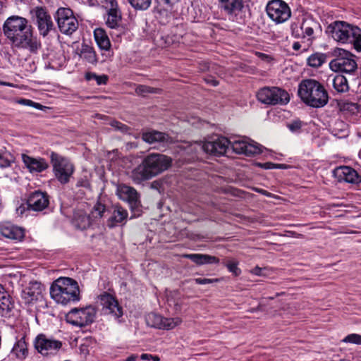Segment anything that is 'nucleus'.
Instances as JSON below:
<instances>
[{
  "label": "nucleus",
  "instance_id": "f257e3e1",
  "mask_svg": "<svg viewBox=\"0 0 361 361\" xmlns=\"http://www.w3.org/2000/svg\"><path fill=\"white\" fill-rule=\"evenodd\" d=\"M3 32L16 48L37 53L41 47L39 40L33 35L32 26L25 18L18 16L8 18L3 25Z\"/></svg>",
  "mask_w": 361,
  "mask_h": 361
},
{
  "label": "nucleus",
  "instance_id": "f03ea898",
  "mask_svg": "<svg viewBox=\"0 0 361 361\" xmlns=\"http://www.w3.org/2000/svg\"><path fill=\"white\" fill-rule=\"evenodd\" d=\"M172 161L171 157L165 154L150 153L142 159L140 164L129 171L128 176L133 183L142 184L168 170Z\"/></svg>",
  "mask_w": 361,
  "mask_h": 361
},
{
  "label": "nucleus",
  "instance_id": "7ed1b4c3",
  "mask_svg": "<svg viewBox=\"0 0 361 361\" xmlns=\"http://www.w3.org/2000/svg\"><path fill=\"white\" fill-rule=\"evenodd\" d=\"M298 95L304 103L314 108L325 106L329 99L324 86L314 79H305L300 82Z\"/></svg>",
  "mask_w": 361,
  "mask_h": 361
},
{
  "label": "nucleus",
  "instance_id": "20e7f679",
  "mask_svg": "<svg viewBox=\"0 0 361 361\" xmlns=\"http://www.w3.org/2000/svg\"><path fill=\"white\" fill-rule=\"evenodd\" d=\"M50 295L57 303L66 305L80 300V289L75 280L68 277L59 278L51 284Z\"/></svg>",
  "mask_w": 361,
  "mask_h": 361
},
{
  "label": "nucleus",
  "instance_id": "39448f33",
  "mask_svg": "<svg viewBox=\"0 0 361 361\" xmlns=\"http://www.w3.org/2000/svg\"><path fill=\"white\" fill-rule=\"evenodd\" d=\"M326 32L338 42L353 44L354 48L361 51V29L358 27L335 21L327 27Z\"/></svg>",
  "mask_w": 361,
  "mask_h": 361
},
{
  "label": "nucleus",
  "instance_id": "423d86ee",
  "mask_svg": "<svg viewBox=\"0 0 361 361\" xmlns=\"http://www.w3.org/2000/svg\"><path fill=\"white\" fill-rule=\"evenodd\" d=\"M259 102L267 105H286L290 101V95L279 87H264L257 92Z\"/></svg>",
  "mask_w": 361,
  "mask_h": 361
},
{
  "label": "nucleus",
  "instance_id": "0eeeda50",
  "mask_svg": "<svg viewBox=\"0 0 361 361\" xmlns=\"http://www.w3.org/2000/svg\"><path fill=\"white\" fill-rule=\"evenodd\" d=\"M50 159L57 180L62 184L68 183L74 172L73 164L68 159L54 152L51 153Z\"/></svg>",
  "mask_w": 361,
  "mask_h": 361
},
{
  "label": "nucleus",
  "instance_id": "6e6552de",
  "mask_svg": "<svg viewBox=\"0 0 361 361\" xmlns=\"http://www.w3.org/2000/svg\"><path fill=\"white\" fill-rule=\"evenodd\" d=\"M336 58L329 63L330 68L335 72L353 73L357 68V63L353 55L343 49L334 51Z\"/></svg>",
  "mask_w": 361,
  "mask_h": 361
},
{
  "label": "nucleus",
  "instance_id": "1a4fd4ad",
  "mask_svg": "<svg viewBox=\"0 0 361 361\" xmlns=\"http://www.w3.org/2000/svg\"><path fill=\"white\" fill-rule=\"evenodd\" d=\"M55 18L61 32L71 35L78 28V21L73 12L68 8H59L56 12Z\"/></svg>",
  "mask_w": 361,
  "mask_h": 361
},
{
  "label": "nucleus",
  "instance_id": "9d476101",
  "mask_svg": "<svg viewBox=\"0 0 361 361\" xmlns=\"http://www.w3.org/2000/svg\"><path fill=\"white\" fill-rule=\"evenodd\" d=\"M33 345L35 349L43 357H51L58 353L63 344L60 341L40 334L35 337Z\"/></svg>",
  "mask_w": 361,
  "mask_h": 361
},
{
  "label": "nucleus",
  "instance_id": "9b49d317",
  "mask_svg": "<svg viewBox=\"0 0 361 361\" xmlns=\"http://www.w3.org/2000/svg\"><path fill=\"white\" fill-rule=\"evenodd\" d=\"M96 310L92 306L84 308H74L66 314V321L77 326H85L94 320Z\"/></svg>",
  "mask_w": 361,
  "mask_h": 361
},
{
  "label": "nucleus",
  "instance_id": "f8f14e48",
  "mask_svg": "<svg viewBox=\"0 0 361 361\" xmlns=\"http://www.w3.org/2000/svg\"><path fill=\"white\" fill-rule=\"evenodd\" d=\"M266 11L268 16L276 23L288 20L291 11L288 5L283 0H271L268 2Z\"/></svg>",
  "mask_w": 361,
  "mask_h": 361
},
{
  "label": "nucleus",
  "instance_id": "ddd939ff",
  "mask_svg": "<svg viewBox=\"0 0 361 361\" xmlns=\"http://www.w3.org/2000/svg\"><path fill=\"white\" fill-rule=\"evenodd\" d=\"M106 212L105 206L97 203L92 208L91 213L87 214L82 212H78L74 214V224L80 229L88 228L93 221L101 219Z\"/></svg>",
  "mask_w": 361,
  "mask_h": 361
},
{
  "label": "nucleus",
  "instance_id": "4468645a",
  "mask_svg": "<svg viewBox=\"0 0 361 361\" xmlns=\"http://www.w3.org/2000/svg\"><path fill=\"white\" fill-rule=\"evenodd\" d=\"M219 8L230 20L239 22L243 19L244 0H218Z\"/></svg>",
  "mask_w": 361,
  "mask_h": 361
},
{
  "label": "nucleus",
  "instance_id": "2eb2a0df",
  "mask_svg": "<svg viewBox=\"0 0 361 361\" xmlns=\"http://www.w3.org/2000/svg\"><path fill=\"white\" fill-rule=\"evenodd\" d=\"M32 18L37 26L39 34L46 37L54 29L51 17L42 7H36L30 11Z\"/></svg>",
  "mask_w": 361,
  "mask_h": 361
},
{
  "label": "nucleus",
  "instance_id": "dca6fc26",
  "mask_svg": "<svg viewBox=\"0 0 361 361\" xmlns=\"http://www.w3.org/2000/svg\"><path fill=\"white\" fill-rule=\"evenodd\" d=\"M230 147L234 152L245 156H254L262 152L261 146L245 137L230 140Z\"/></svg>",
  "mask_w": 361,
  "mask_h": 361
},
{
  "label": "nucleus",
  "instance_id": "f3484780",
  "mask_svg": "<svg viewBox=\"0 0 361 361\" xmlns=\"http://www.w3.org/2000/svg\"><path fill=\"white\" fill-rule=\"evenodd\" d=\"M230 147V140L221 137L214 141L206 142L202 145L203 150L209 154L220 156L224 154Z\"/></svg>",
  "mask_w": 361,
  "mask_h": 361
},
{
  "label": "nucleus",
  "instance_id": "a211bd4d",
  "mask_svg": "<svg viewBox=\"0 0 361 361\" xmlns=\"http://www.w3.org/2000/svg\"><path fill=\"white\" fill-rule=\"evenodd\" d=\"M99 300L104 314H112L116 318H119L122 316V308L111 295L108 293L103 294L100 296Z\"/></svg>",
  "mask_w": 361,
  "mask_h": 361
},
{
  "label": "nucleus",
  "instance_id": "6ab92c4d",
  "mask_svg": "<svg viewBox=\"0 0 361 361\" xmlns=\"http://www.w3.org/2000/svg\"><path fill=\"white\" fill-rule=\"evenodd\" d=\"M116 193L121 200L128 202L132 208L139 206L140 195L134 188L121 184L117 188Z\"/></svg>",
  "mask_w": 361,
  "mask_h": 361
},
{
  "label": "nucleus",
  "instance_id": "aec40b11",
  "mask_svg": "<svg viewBox=\"0 0 361 361\" xmlns=\"http://www.w3.org/2000/svg\"><path fill=\"white\" fill-rule=\"evenodd\" d=\"M27 207L35 212H41L49 205V196L39 190L32 192L27 198Z\"/></svg>",
  "mask_w": 361,
  "mask_h": 361
},
{
  "label": "nucleus",
  "instance_id": "412c9836",
  "mask_svg": "<svg viewBox=\"0 0 361 361\" xmlns=\"http://www.w3.org/2000/svg\"><path fill=\"white\" fill-rule=\"evenodd\" d=\"M44 287L41 283L32 281H30L22 291V298L27 304L37 301L42 296Z\"/></svg>",
  "mask_w": 361,
  "mask_h": 361
},
{
  "label": "nucleus",
  "instance_id": "4be33fe9",
  "mask_svg": "<svg viewBox=\"0 0 361 361\" xmlns=\"http://www.w3.org/2000/svg\"><path fill=\"white\" fill-rule=\"evenodd\" d=\"M334 175L339 182L357 184L361 181L357 171L350 166H343L334 170Z\"/></svg>",
  "mask_w": 361,
  "mask_h": 361
},
{
  "label": "nucleus",
  "instance_id": "5701e85b",
  "mask_svg": "<svg viewBox=\"0 0 361 361\" xmlns=\"http://www.w3.org/2000/svg\"><path fill=\"white\" fill-rule=\"evenodd\" d=\"M141 137L144 142L149 145H167L172 142V138L169 134L155 130L143 132Z\"/></svg>",
  "mask_w": 361,
  "mask_h": 361
},
{
  "label": "nucleus",
  "instance_id": "b1692460",
  "mask_svg": "<svg viewBox=\"0 0 361 361\" xmlns=\"http://www.w3.org/2000/svg\"><path fill=\"white\" fill-rule=\"evenodd\" d=\"M22 159L31 173H39L49 167L48 163L43 158H34L26 154H22Z\"/></svg>",
  "mask_w": 361,
  "mask_h": 361
},
{
  "label": "nucleus",
  "instance_id": "393cba45",
  "mask_svg": "<svg viewBox=\"0 0 361 361\" xmlns=\"http://www.w3.org/2000/svg\"><path fill=\"white\" fill-rule=\"evenodd\" d=\"M315 26V22L311 20H306L302 23L300 30L297 26L294 27V25H292V32L295 37L302 36V37H308L309 39H311L312 38L314 27Z\"/></svg>",
  "mask_w": 361,
  "mask_h": 361
},
{
  "label": "nucleus",
  "instance_id": "a878e982",
  "mask_svg": "<svg viewBox=\"0 0 361 361\" xmlns=\"http://www.w3.org/2000/svg\"><path fill=\"white\" fill-rule=\"evenodd\" d=\"M1 235L14 240H22L24 238V230L14 225L2 226L0 228Z\"/></svg>",
  "mask_w": 361,
  "mask_h": 361
},
{
  "label": "nucleus",
  "instance_id": "bb28decb",
  "mask_svg": "<svg viewBox=\"0 0 361 361\" xmlns=\"http://www.w3.org/2000/svg\"><path fill=\"white\" fill-rule=\"evenodd\" d=\"M183 257L190 259L197 265L218 264L219 262V259L215 256L206 254H185Z\"/></svg>",
  "mask_w": 361,
  "mask_h": 361
},
{
  "label": "nucleus",
  "instance_id": "cd10ccee",
  "mask_svg": "<svg viewBox=\"0 0 361 361\" xmlns=\"http://www.w3.org/2000/svg\"><path fill=\"white\" fill-rule=\"evenodd\" d=\"M127 216L128 212L126 209L119 206L114 207L111 216L108 220V226L111 228L115 226L117 224L124 221Z\"/></svg>",
  "mask_w": 361,
  "mask_h": 361
},
{
  "label": "nucleus",
  "instance_id": "c85d7f7f",
  "mask_svg": "<svg viewBox=\"0 0 361 361\" xmlns=\"http://www.w3.org/2000/svg\"><path fill=\"white\" fill-rule=\"evenodd\" d=\"M94 37L98 47L107 51L111 47V42L106 32L102 28H97L94 31Z\"/></svg>",
  "mask_w": 361,
  "mask_h": 361
},
{
  "label": "nucleus",
  "instance_id": "c756f323",
  "mask_svg": "<svg viewBox=\"0 0 361 361\" xmlns=\"http://www.w3.org/2000/svg\"><path fill=\"white\" fill-rule=\"evenodd\" d=\"M80 57L92 64L96 63L97 61V55L94 49L87 44H84L82 45Z\"/></svg>",
  "mask_w": 361,
  "mask_h": 361
},
{
  "label": "nucleus",
  "instance_id": "7c9ffc66",
  "mask_svg": "<svg viewBox=\"0 0 361 361\" xmlns=\"http://www.w3.org/2000/svg\"><path fill=\"white\" fill-rule=\"evenodd\" d=\"M332 133L339 138L348 136V125L342 121H336L332 127Z\"/></svg>",
  "mask_w": 361,
  "mask_h": 361
},
{
  "label": "nucleus",
  "instance_id": "2f4dec72",
  "mask_svg": "<svg viewBox=\"0 0 361 361\" xmlns=\"http://www.w3.org/2000/svg\"><path fill=\"white\" fill-rule=\"evenodd\" d=\"M13 351L20 359H25L27 357L28 354V350L24 338H22L17 341V343L13 346Z\"/></svg>",
  "mask_w": 361,
  "mask_h": 361
},
{
  "label": "nucleus",
  "instance_id": "473e14b6",
  "mask_svg": "<svg viewBox=\"0 0 361 361\" xmlns=\"http://www.w3.org/2000/svg\"><path fill=\"white\" fill-rule=\"evenodd\" d=\"M13 307L10 298L4 293H0V315H6Z\"/></svg>",
  "mask_w": 361,
  "mask_h": 361
},
{
  "label": "nucleus",
  "instance_id": "72a5a7b5",
  "mask_svg": "<svg viewBox=\"0 0 361 361\" xmlns=\"http://www.w3.org/2000/svg\"><path fill=\"white\" fill-rule=\"evenodd\" d=\"M333 86L339 92H344L348 90L347 79L341 75L335 76L333 79Z\"/></svg>",
  "mask_w": 361,
  "mask_h": 361
},
{
  "label": "nucleus",
  "instance_id": "f704fd0d",
  "mask_svg": "<svg viewBox=\"0 0 361 361\" xmlns=\"http://www.w3.org/2000/svg\"><path fill=\"white\" fill-rule=\"evenodd\" d=\"M340 109L342 111L348 112L351 114H356L361 111V106L357 103L349 101H344L339 103Z\"/></svg>",
  "mask_w": 361,
  "mask_h": 361
},
{
  "label": "nucleus",
  "instance_id": "c9c22d12",
  "mask_svg": "<svg viewBox=\"0 0 361 361\" xmlns=\"http://www.w3.org/2000/svg\"><path fill=\"white\" fill-rule=\"evenodd\" d=\"M326 61V56L324 54L315 53L307 59V64L313 68L320 67Z\"/></svg>",
  "mask_w": 361,
  "mask_h": 361
},
{
  "label": "nucleus",
  "instance_id": "e433bc0d",
  "mask_svg": "<svg viewBox=\"0 0 361 361\" xmlns=\"http://www.w3.org/2000/svg\"><path fill=\"white\" fill-rule=\"evenodd\" d=\"M137 94L145 97L148 94H158L161 92V90L144 85H138L135 88Z\"/></svg>",
  "mask_w": 361,
  "mask_h": 361
},
{
  "label": "nucleus",
  "instance_id": "4c0bfd02",
  "mask_svg": "<svg viewBox=\"0 0 361 361\" xmlns=\"http://www.w3.org/2000/svg\"><path fill=\"white\" fill-rule=\"evenodd\" d=\"M164 317H161V315L154 313H150L147 317V322L148 325H150L153 327L163 329L162 323L164 322Z\"/></svg>",
  "mask_w": 361,
  "mask_h": 361
},
{
  "label": "nucleus",
  "instance_id": "58836bf2",
  "mask_svg": "<svg viewBox=\"0 0 361 361\" xmlns=\"http://www.w3.org/2000/svg\"><path fill=\"white\" fill-rule=\"evenodd\" d=\"M182 319L180 317L166 318L164 317L162 323L163 329H173L176 326L180 324Z\"/></svg>",
  "mask_w": 361,
  "mask_h": 361
},
{
  "label": "nucleus",
  "instance_id": "ea45409f",
  "mask_svg": "<svg viewBox=\"0 0 361 361\" xmlns=\"http://www.w3.org/2000/svg\"><path fill=\"white\" fill-rule=\"evenodd\" d=\"M130 5L135 9L146 10L150 5L152 0H128Z\"/></svg>",
  "mask_w": 361,
  "mask_h": 361
},
{
  "label": "nucleus",
  "instance_id": "a19ab883",
  "mask_svg": "<svg viewBox=\"0 0 361 361\" xmlns=\"http://www.w3.org/2000/svg\"><path fill=\"white\" fill-rule=\"evenodd\" d=\"M223 264L227 267L228 271L235 276H239L241 273L240 269L238 267V262L235 260H227L223 262Z\"/></svg>",
  "mask_w": 361,
  "mask_h": 361
},
{
  "label": "nucleus",
  "instance_id": "79ce46f5",
  "mask_svg": "<svg viewBox=\"0 0 361 361\" xmlns=\"http://www.w3.org/2000/svg\"><path fill=\"white\" fill-rule=\"evenodd\" d=\"M342 342L361 345V335L357 334H349L342 340Z\"/></svg>",
  "mask_w": 361,
  "mask_h": 361
},
{
  "label": "nucleus",
  "instance_id": "37998d69",
  "mask_svg": "<svg viewBox=\"0 0 361 361\" xmlns=\"http://www.w3.org/2000/svg\"><path fill=\"white\" fill-rule=\"evenodd\" d=\"M110 124L113 128H114L117 130H119L123 133H129L130 128L128 126H126L119 121H113L111 122Z\"/></svg>",
  "mask_w": 361,
  "mask_h": 361
},
{
  "label": "nucleus",
  "instance_id": "c03bdc74",
  "mask_svg": "<svg viewBox=\"0 0 361 361\" xmlns=\"http://www.w3.org/2000/svg\"><path fill=\"white\" fill-rule=\"evenodd\" d=\"M18 103L25 106H32L37 109H42L44 106L39 103L35 102L30 99H21L18 101Z\"/></svg>",
  "mask_w": 361,
  "mask_h": 361
},
{
  "label": "nucleus",
  "instance_id": "a18cd8bd",
  "mask_svg": "<svg viewBox=\"0 0 361 361\" xmlns=\"http://www.w3.org/2000/svg\"><path fill=\"white\" fill-rule=\"evenodd\" d=\"M301 126L302 122L300 120H295L287 124V127L293 133L298 132Z\"/></svg>",
  "mask_w": 361,
  "mask_h": 361
},
{
  "label": "nucleus",
  "instance_id": "49530a36",
  "mask_svg": "<svg viewBox=\"0 0 361 361\" xmlns=\"http://www.w3.org/2000/svg\"><path fill=\"white\" fill-rule=\"evenodd\" d=\"M13 162V159H10L7 157L4 156L0 153V167L8 168L11 166V163Z\"/></svg>",
  "mask_w": 361,
  "mask_h": 361
},
{
  "label": "nucleus",
  "instance_id": "de8ad7c7",
  "mask_svg": "<svg viewBox=\"0 0 361 361\" xmlns=\"http://www.w3.org/2000/svg\"><path fill=\"white\" fill-rule=\"evenodd\" d=\"M195 281L197 284L205 285V284H209V283L218 282V281H219V279L197 278V279H195Z\"/></svg>",
  "mask_w": 361,
  "mask_h": 361
},
{
  "label": "nucleus",
  "instance_id": "09e8293b",
  "mask_svg": "<svg viewBox=\"0 0 361 361\" xmlns=\"http://www.w3.org/2000/svg\"><path fill=\"white\" fill-rule=\"evenodd\" d=\"M262 167L265 169H285L286 166L284 164H273L271 162H267L262 164Z\"/></svg>",
  "mask_w": 361,
  "mask_h": 361
},
{
  "label": "nucleus",
  "instance_id": "8fccbe9b",
  "mask_svg": "<svg viewBox=\"0 0 361 361\" xmlns=\"http://www.w3.org/2000/svg\"><path fill=\"white\" fill-rule=\"evenodd\" d=\"M27 210H31V209H29L27 207V201L26 202L25 204H22L20 206H19L17 209H16V213L20 215V216H22L25 214V212Z\"/></svg>",
  "mask_w": 361,
  "mask_h": 361
},
{
  "label": "nucleus",
  "instance_id": "3c124183",
  "mask_svg": "<svg viewBox=\"0 0 361 361\" xmlns=\"http://www.w3.org/2000/svg\"><path fill=\"white\" fill-rule=\"evenodd\" d=\"M95 80L97 82V84L99 85H105V84H106V82L108 81V76L106 75H97V77L96 78Z\"/></svg>",
  "mask_w": 361,
  "mask_h": 361
},
{
  "label": "nucleus",
  "instance_id": "603ef678",
  "mask_svg": "<svg viewBox=\"0 0 361 361\" xmlns=\"http://www.w3.org/2000/svg\"><path fill=\"white\" fill-rule=\"evenodd\" d=\"M265 269L260 268L259 267H255L254 269L251 270V273L256 276H265L264 271Z\"/></svg>",
  "mask_w": 361,
  "mask_h": 361
},
{
  "label": "nucleus",
  "instance_id": "864d4df0",
  "mask_svg": "<svg viewBox=\"0 0 361 361\" xmlns=\"http://www.w3.org/2000/svg\"><path fill=\"white\" fill-rule=\"evenodd\" d=\"M97 77V75L94 73H88L86 74V79L87 80H95Z\"/></svg>",
  "mask_w": 361,
  "mask_h": 361
},
{
  "label": "nucleus",
  "instance_id": "5fc2aeb1",
  "mask_svg": "<svg viewBox=\"0 0 361 361\" xmlns=\"http://www.w3.org/2000/svg\"><path fill=\"white\" fill-rule=\"evenodd\" d=\"M178 0H159L160 4H164V5H171L176 1H178Z\"/></svg>",
  "mask_w": 361,
  "mask_h": 361
},
{
  "label": "nucleus",
  "instance_id": "6e6d98bb",
  "mask_svg": "<svg viewBox=\"0 0 361 361\" xmlns=\"http://www.w3.org/2000/svg\"><path fill=\"white\" fill-rule=\"evenodd\" d=\"M141 359L142 360H151V357H152V355L151 354H147V353H144V354H142L141 355Z\"/></svg>",
  "mask_w": 361,
  "mask_h": 361
},
{
  "label": "nucleus",
  "instance_id": "4d7b16f0",
  "mask_svg": "<svg viewBox=\"0 0 361 361\" xmlns=\"http://www.w3.org/2000/svg\"><path fill=\"white\" fill-rule=\"evenodd\" d=\"M137 355H131L130 356H129L128 357L126 358V360L125 361H135L136 359H137Z\"/></svg>",
  "mask_w": 361,
  "mask_h": 361
},
{
  "label": "nucleus",
  "instance_id": "13d9d810",
  "mask_svg": "<svg viewBox=\"0 0 361 361\" xmlns=\"http://www.w3.org/2000/svg\"><path fill=\"white\" fill-rule=\"evenodd\" d=\"M293 48L295 50H299L300 48V44H299V42H295L293 45Z\"/></svg>",
  "mask_w": 361,
  "mask_h": 361
},
{
  "label": "nucleus",
  "instance_id": "bf43d9fd",
  "mask_svg": "<svg viewBox=\"0 0 361 361\" xmlns=\"http://www.w3.org/2000/svg\"><path fill=\"white\" fill-rule=\"evenodd\" d=\"M207 82L211 83L213 86H216L219 84V82L216 80L212 79L210 80H207Z\"/></svg>",
  "mask_w": 361,
  "mask_h": 361
},
{
  "label": "nucleus",
  "instance_id": "052dcab7",
  "mask_svg": "<svg viewBox=\"0 0 361 361\" xmlns=\"http://www.w3.org/2000/svg\"><path fill=\"white\" fill-rule=\"evenodd\" d=\"M151 360H152L153 361H160V358L159 356L153 355H152V357H151Z\"/></svg>",
  "mask_w": 361,
  "mask_h": 361
},
{
  "label": "nucleus",
  "instance_id": "680f3d73",
  "mask_svg": "<svg viewBox=\"0 0 361 361\" xmlns=\"http://www.w3.org/2000/svg\"><path fill=\"white\" fill-rule=\"evenodd\" d=\"M166 46H169L171 44L170 41H166L165 42Z\"/></svg>",
  "mask_w": 361,
  "mask_h": 361
}]
</instances>
